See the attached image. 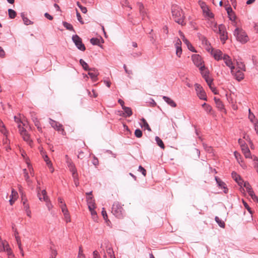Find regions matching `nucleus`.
I'll return each instance as SVG.
<instances>
[{
  "mask_svg": "<svg viewBox=\"0 0 258 258\" xmlns=\"http://www.w3.org/2000/svg\"><path fill=\"white\" fill-rule=\"evenodd\" d=\"M172 16L175 21L181 25H185L182 9L177 5H173L171 8Z\"/></svg>",
  "mask_w": 258,
  "mask_h": 258,
  "instance_id": "f257e3e1",
  "label": "nucleus"
},
{
  "mask_svg": "<svg viewBox=\"0 0 258 258\" xmlns=\"http://www.w3.org/2000/svg\"><path fill=\"white\" fill-rule=\"evenodd\" d=\"M234 35L237 40L241 43H245L248 40V37L246 33L242 29L237 28L234 31Z\"/></svg>",
  "mask_w": 258,
  "mask_h": 258,
  "instance_id": "f03ea898",
  "label": "nucleus"
},
{
  "mask_svg": "<svg viewBox=\"0 0 258 258\" xmlns=\"http://www.w3.org/2000/svg\"><path fill=\"white\" fill-rule=\"evenodd\" d=\"M111 213L116 217L121 218L123 217V209L118 202H115L112 207Z\"/></svg>",
  "mask_w": 258,
  "mask_h": 258,
  "instance_id": "7ed1b4c3",
  "label": "nucleus"
},
{
  "mask_svg": "<svg viewBox=\"0 0 258 258\" xmlns=\"http://www.w3.org/2000/svg\"><path fill=\"white\" fill-rule=\"evenodd\" d=\"M244 71L245 66L242 64V67H238L237 68H235V69H233V73H231V74L238 81H240L244 78L243 72Z\"/></svg>",
  "mask_w": 258,
  "mask_h": 258,
  "instance_id": "20e7f679",
  "label": "nucleus"
},
{
  "mask_svg": "<svg viewBox=\"0 0 258 258\" xmlns=\"http://www.w3.org/2000/svg\"><path fill=\"white\" fill-rule=\"evenodd\" d=\"M72 41L78 49L81 51H85L86 50L85 46L83 43L82 39L78 35H73Z\"/></svg>",
  "mask_w": 258,
  "mask_h": 258,
  "instance_id": "39448f33",
  "label": "nucleus"
},
{
  "mask_svg": "<svg viewBox=\"0 0 258 258\" xmlns=\"http://www.w3.org/2000/svg\"><path fill=\"white\" fill-rule=\"evenodd\" d=\"M200 5L205 18L208 19L214 18V14L210 11L206 3L200 2Z\"/></svg>",
  "mask_w": 258,
  "mask_h": 258,
  "instance_id": "423d86ee",
  "label": "nucleus"
},
{
  "mask_svg": "<svg viewBox=\"0 0 258 258\" xmlns=\"http://www.w3.org/2000/svg\"><path fill=\"white\" fill-rule=\"evenodd\" d=\"M220 34V38L223 43L227 39V33L224 25L220 24L218 26V32Z\"/></svg>",
  "mask_w": 258,
  "mask_h": 258,
  "instance_id": "0eeeda50",
  "label": "nucleus"
},
{
  "mask_svg": "<svg viewBox=\"0 0 258 258\" xmlns=\"http://www.w3.org/2000/svg\"><path fill=\"white\" fill-rule=\"evenodd\" d=\"M195 89L198 96L200 99L207 100V96L205 92L203 90L202 87L198 84H195Z\"/></svg>",
  "mask_w": 258,
  "mask_h": 258,
  "instance_id": "6e6552de",
  "label": "nucleus"
},
{
  "mask_svg": "<svg viewBox=\"0 0 258 258\" xmlns=\"http://www.w3.org/2000/svg\"><path fill=\"white\" fill-rule=\"evenodd\" d=\"M0 132L4 135L5 138L3 139V144L4 145L10 144V141L8 139V131L3 121L0 119Z\"/></svg>",
  "mask_w": 258,
  "mask_h": 258,
  "instance_id": "1a4fd4ad",
  "label": "nucleus"
},
{
  "mask_svg": "<svg viewBox=\"0 0 258 258\" xmlns=\"http://www.w3.org/2000/svg\"><path fill=\"white\" fill-rule=\"evenodd\" d=\"M49 123L51 127L57 131H61V134L64 135L66 134L65 131L62 127V125L58 122L49 118Z\"/></svg>",
  "mask_w": 258,
  "mask_h": 258,
  "instance_id": "9d476101",
  "label": "nucleus"
},
{
  "mask_svg": "<svg viewBox=\"0 0 258 258\" xmlns=\"http://www.w3.org/2000/svg\"><path fill=\"white\" fill-rule=\"evenodd\" d=\"M18 128L19 132L23 140L27 143H30L31 142V140L26 130L23 126H21L20 124L18 125Z\"/></svg>",
  "mask_w": 258,
  "mask_h": 258,
  "instance_id": "9b49d317",
  "label": "nucleus"
},
{
  "mask_svg": "<svg viewBox=\"0 0 258 258\" xmlns=\"http://www.w3.org/2000/svg\"><path fill=\"white\" fill-rule=\"evenodd\" d=\"M224 61L225 64L230 68L231 70V73H233V69H235V66H234L231 57L227 54H224L222 58Z\"/></svg>",
  "mask_w": 258,
  "mask_h": 258,
  "instance_id": "f8f14e48",
  "label": "nucleus"
},
{
  "mask_svg": "<svg viewBox=\"0 0 258 258\" xmlns=\"http://www.w3.org/2000/svg\"><path fill=\"white\" fill-rule=\"evenodd\" d=\"M191 58L195 65L199 68H200L201 66L205 65L202 57L199 54H195L192 55Z\"/></svg>",
  "mask_w": 258,
  "mask_h": 258,
  "instance_id": "ddd939ff",
  "label": "nucleus"
},
{
  "mask_svg": "<svg viewBox=\"0 0 258 258\" xmlns=\"http://www.w3.org/2000/svg\"><path fill=\"white\" fill-rule=\"evenodd\" d=\"M38 186L37 187V195L38 198L40 201L43 200L45 202H47V200H48V197L46 195V191L45 189L42 190L41 191V193L40 192V187L39 186L40 185V182L37 181Z\"/></svg>",
  "mask_w": 258,
  "mask_h": 258,
  "instance_id": "4468645a",
  "label": "nucleus"
},
{
  "mask_svg": "<svg viewBox=\"0 0 258 258\" xmlns=\"http://www.w3.org/2000/svg\"><path fill=\"white\" fill-rule=\"evenodd\" d=\"M137 5L139 7L140 14L142 17V19L145 20L146 17L148 18L147 12H146V10L145 9L143 3L141 2H138L137 3Z\"/></svg>",
  "mask_w": 258,
  "mask_h": 258,
  "instance_id": "2eb2a0df",
  "label": "nucleus"
},
{
  "mask_svg": "<svg viewBox=\"0 0 258 258\" xmlns=\"http://www.w3.org/2000/svg\"><path fill=\"white\" fill-rule=\"evenodd\" d=\"M210 52L214 58L217 60H219L223 58L224 54L219 49H216L215 50L212 49L210 51Z\"/></svg>",
  "mask_w": 258,
  "mask_h": 258,
  "instance_id": "dca6fc26",
  "label": "nucleus"
},
{
  "mask_svg": "<svg viewBox=\"0 0 258 258\" xmlns=\"http://www.w3.org/2000/svg\"><path fill=\"white\" fill-rule=\"evenodd\" d=\"M67 165L69 168L70 171L72 173V176L76 178L77 177V175H78V173L75 164L72 162V161H68Z\"/></svg>",
  "mask_w": 258,
  "mask_h": 258,
  "instance_id": "f3484780",
  "label": "nucleus"
},
{
  "mask_svg": "<svg viewBox=\"0 0 258 258\" xmlns=\"http://www.w3.org/2000/svg\"><path fill=\"white\" fill-rule=\"evenodd\" d=\"M215 180L216 181V183H217L218 184V186L221 188H223L224 189V192L226 194L228 192V188L226 187V184L225 183V182H224L223 181H222L220 179H219L218 177L217 176H215Z\"/></svg>",
  "mask_w": 258,
  "mask_h": 258,
  "instance_id": "a211bd4d",
  "label": "nucleus"
},
{
  "mask_svg": "<svg viewBox=\"0 0 258 258\" xmlns=\"http://www.w3.org/2000/svg\"><path fill=\"white\" fill-rule=\"evenodd\" d=\"M231 176L233 179L239 185H242L243 180L236 172L234 171L232 172L231 173Z\"/></svg>",
  "mask_w": 258,
  "mask_h": 258,
  "instance_id": "6ab92c4d",
  "label": "nucleus"
},
{
  "mask_svg": "<svg viewBox=\"0 0 258 258\" xmlns=\"http://www.w3.org/2000/svg\"><path fill=\"white\" fill-rule=\"evenodd\" d=\"M89 71V72H88V74L90 77L91 79L93 81H96L97 80V77L99 75L98 71L92 69V70Z\"/></svg>",
  "mask_w": 258,
  "mask_h": 258,
  "instance_id": "aec40b11",
  "label": "nucleus"
},
{
  "mask_svg": "<svg viewBox=\"0 0 258 258\" xmlns=\"http://www.w3.org/2000/svg\"><path fill=\"white\" fill-rule=\"evenodd\" d=\"M201 41L202 44L205 45V49L208 52H210V51L212 49L211 44L207 39V38L204 36L201 37Z\"/></svg>",
  "mask_w": 258,
  "mask_h": 258,
  "instance_id": "412c9836",
  "label": "nucleus"
},
{
  "mask_svg": "<svg viewBox=\"0 0 258 258\" xmlns=\"http://www.w3.org/2000/svg\"><path fill=\"white\" fill-rule=\"evenodd\" d=\"M163 99L169 105L172 107H175L176 106V103L170 98L164 96L162 97Z\"/></svg>",
  "mask_w": 258,
  "mask_h": 258,
  "instance_id": "4be33fe9",
  "label": "nucleus"
},
{
  "mask_svg": "<svg viewBox=\"0 0 258 258\" xmlns=\"http://www.w3.org/2000/svg\"><path fill=\"white\" fill-rule=\"evenodd\" d=\"M199 70L200 71L202 77L204 78L209 76V71L207 68H206L205 65L201 66V67H200L199 68Z\"/></svg>",
  "mask_w": 258,
  "mask_h": 258,
  "instance_id": "5701e85b",
  "label": "nucleus"
},
{
  "mask_svg": "<svg viewBox=\"0 0 258 258\" xmlns=\"http://www.w3.org/2000/svg\"><path fill=\"white\" fill-rule=\"evenodd\" d=\"M105 244L106 245V252L110 258H115V255L113 251L112 248L111 247L108 246L109 242L106 241Z\"/></svg>",
  "mask_w": 258,
  "mask_h": 258,
  "instance_id": "b1692460",
  "label": "nucleus"
},
{
  "mask_svg": "<svg viewBox=\"0 0 258 258\" xmlns=\"http://www.w3.org/2000/svg\"><path fill=\"white\" fill-rule=\"evenodd\" d=\"M87 205L88 206L89 209H91V208H96L95 200L92 197H87Z\"/></svg>",
  "mask_w": 258,
  "mask_h": 258,
  "instance_id": "393cba45",
  "label": "nucleus"
},
{
  "mask_svg": "<svg viewBox=\"0 0 258 258\" xmlns=\"http://www.w3.org/2000/svg\"><path fill=\"white\" fill-rule=\"evenodd\" d=\"M122 109L124 110V113H122L123 116L126 117H130L132 115L133 112H132L131 108L128 107L123 106V108H122Z\"/></svg>",
  "mask_w": 258,
  "mask_h": 258,
  "instance_id": "a878e982",
  "label": "nucleus"
},
{
  "mask_svg": "<svg viewBox=\"0 0 258 258\" xmlns=\"http://www.w3.org/2000/svg\"><path fill=\"white\" fill-rule=\"evenodd\" d=\"M23 206L27 216H28L30 218L31 217V212L29 209V204H27L26 201H24Z\"/></svg>",
  "mask_w": 258,
  "mask_h": 258,
  "instance_id": "bb28decb",
  "label": "nucleus"
},
{
  "mask_svg": "<svg viewBox=\"0 0 258 258\" xmlns=\"http://www.w3.org/2000/svg\"><path fill=\"white\" fill-rule=\"evenodd\" d=\"M234 156H235V158L236 159L237 162L240 164L241 166H242L244 168H245L246 166H244L241 164L242 163V158H241L240 154L236 151H235L234 152Z\"/></svg>",
  "mask_w": 258,
  "mask_h": 258,
  "instance_id": "cd10ccee",
  "label": "nucleus"
},
{
  "mask_svg": "<svg viewBox=\"0 0 258 258\" xmlns=\"http://www.w3.org/2000/svg\"><path fill=\"white\" fill-rule=\"evenodd\" d=\"M21 16L23 19L24 23L26 25H31V24H33V22L31 21H30L28 18H27L25 16L24 13H21Z\"/></svg>",
  "mask_w": 258,
  "mask_h": 258,
  "instance_id": "c85d7f7f",
  "label": "nucleus"
},
{
  "mask_svg": "<svg viewBox=\"0 0 258 258\" xmlns=\"http://www.w3.org/2000/svg\"><path fill=\"white\" fill-rule=\"evenodd\" d=\"M62 24H63V26H64V27H65L67 30H69L70 31H72L74 32H75V31L73 28V26L71 24L67 22H63Z\"/></svg>",
  "mask_w": 258,
  "mask_h": 258,
  "instance_id": "c756f323",
  "label": "nucleus"
},
{
  "mask_svg": "<svg viewBox=\"0 0 258 258\" xmlns=\"http://www.w3.org/2000/svg\"><path fill=\"white\" fill-rule=\"evenodd\" d=\"M80 63L85 70H92V69L89 68L88 64L83 59H80Z\"/></svg>",
  "mask_w": 258,
  "mask_h": 258,
  "instance_id": "7c9ffc66",
  "label": "nucleus"
},
{
  "mask_svg": "<svg viewBox=\"0 0 258 258\" xmlns=\"http://www.w3.org/2000/svg\"><path fill=\"white\" fill-rule=\"evenodd\" d=\"M214 100L217 107L220 110L223 109L224 108V105L221 101L219 99H217L216 98H214Z\"/></svg>",
  "mask_w": 258,
  "mask_h": 258,
  "instance_id": "2f4dec72",
  "label": "nucleus"
},
{
  "mask_svg": "<svg viewBox=\"0 0 258 258\" xmlns=\"http://www.w3.org/2000/svg\"><path fill=\"white\" fill-rule=\"evenodd\" d=\"M155 141L156 142L157 144L162 149H164L165 148V146L163 142L161 140V139L158 136L155 137Z\"/></svg>",
  "mask_w": 258,
  "mask_h": 258,
  "instance_id": "473e14b6",
  "label": "nucleus"
},
{
  "mask_svg": "<svg viewBox=\"0 0 258 258\" xmlns=\"http://www.w3.org/2000/svg\"><path fill=\"white\" fill-rule=\"evenodd\" d=\"M142 123H143V125H142V127H144L146 129H147L148 131H151V128L150 127L148 122H147V121L146 120V119L144 118H142L141 119Z\"/></svg>",
  "mask_w": 258,
  "mask_h": 258,
  "instance_id": "72a5a7b5",
  "label": "nucleus"
},
{
  "mask_svg": "<svg viewBox=\"0 0 258 258\" xmlns=\"http://www.w3.org/2000/svg\"><path fill=\"white\" fill-rule=\"evenodd\" d=\"M216 222L218 224L219 226L221 228H224L225 224L223 221L221 220L218 217L216 216L215 218Z\"/></svg>",
  "mask_w": 258,
  "mask_h": 258,
  "instance_id": "f704fd0d",
  "label": "nucleus"
},
{
  "mask_svg": "<svg viewBox=\"0 0 258 258\" xmlns=\"http://www.w3.org/2000/svg\"><path fill=\"white\" fill-rule=\"evenodd\" d=\"M248 118L251 122H254L255 121V115L251 112L250 109H248Z\"/></svg>",
  "mask_w": 258,
  "mask_h": 258,
  "instance_id": "c9c22d12",
  "label": "nucleus"
},
{
  "mask_svg": "<svg viewBox=\"0 0 258 258\" xmlns=\"http://www.w3.org/2000/svg\"><path fill=\"white\" fill-rule=\"evenodd\" d=\"M120 4L122 7H126L129 8L131 10L132 9V7L129 4V2L127 0H120Z\"/></svg>",
  "mask_w": 258,
  "mask_h": 258,
  "instance_id": "e433bc0d",
  "label": "nucleus"
},
{
  "mask_svg": "<svg viewBox=\"0 0 258 258\" xmlns=\"http://www.w3.org/2000/svg\"><path fill=\"white\" fill-rule=\"evenodd\" d=\"M8 14L10 19H14L16 16V12L14 10L9 9L8 10Z\"/></svg>",
  "mask_w": 258,
  "mask_h": 258,
  "instance_id": "4c0bfd02",
  "label": "nucleus"
},
{
  "mask_svg": "<svg viewBox=\"0 0 258 258\" xmlns=\"http://www.w3.org/2000/svg\"><path fill=\"white\" fill-rule=\"evenodd\" d=\"M90 42L92 45H99L100 43V40L96 38H92L90 39Z\"/></svg>",
  "mask_w": 258,
  "mask_h": 258,
  "instance_id": "58836bf2",
  "label": "nucleus"
},
{
  "mask_svg": "<svg viewBox=\"0 0 258 258\" xmlns=\"http://www.w3.org/2000/svg\"><path fill=\"white\" fill-rule=\"evenodd\" d=\"M95 208H91V209H89V211L91 213V214L92 215V218L95 220L96 219L97 217V213L95 210Z\"/></svg>",
  "mask_w": 258,
  "mask_h": 258,
  "instance_id": "ea45409f",
  "label": "nucleus"
},
{
  "mask_svg": "<svg viewBox=\"0 0 258 258\" xmlns=\"http://www.w3.org/2000/svg\"><path fill=\"white\" fill-rule=\"evenodd\" d=\"M18 192L15 189H12L11 191V195L10 196V198L14 199L15 200H17L18 198Z\"/></svg>",
  "mask_w": 258,
  "mask_h": 258,
  "instance_id": "a19ab883",
  "label": "nucleus"
},
{
  "mask_svg": "<svg viewBox=\"0 0 258 258\" xmlns=\"http://www.w3.org/2000/svg\"><path fill=\"white\" fill-rule=\"evenodd\" d=\"M247 192L253 200H256L258 202V197L255 195L254 192L252 189L248 191Z\"/></svg>",
  "mask_w": 258,
  "mask_h": 258,
  "instance_id": "79ce46f5",
  "label": "nucleus"
},
{
  "mask_svg": "<svg viewBox=\"0 0 258 258\" xmlns=\"http://www.w3.org/2000/svg\"><path fill=\"white\" fill-rule=\"evenodd\" d=\"M174 45L175 48L181 47V41L178 38H176L174 40Z\"/></svg>",
  "mask_w": 258,
  "mask_h": 258,
  "instance_id": "37998d69",
  "label": "nucleus"
},
{
  "mask_svg": "<svg viewBox=\"0 0 258 258\" xmlns=\"http://www.w3.org/2000/svg\"><path fill=\"white\" fill-rule=\"evenodd\" d=\"M179 33L180 34V36L182 37L183 42L186 44L187 46L190 45V42L188 41L187 39L185 38L183 34L181 31H179Z\"/></svg>",
  "mask_w": 258,
  "mask_h": 258,
  "instance_id": "c03bdc74",
  "label": "nucleus"
},
{
  "mask_svg": "<svg viewBox=\"0 0 258 258\" xmlns=\"http://www.w3.org/2000/svg\"><path fill=\"white\" fill-rule=\"evenodd\" d=\"M7 252L8 258H15V255L13 253L11 247L8 249V250L6 251Z\"/></svg>",
  "mask_w": 258,
  "mask_h": 258,
  "instance_id": "a18cd8bd",
  "label": "nucleus"
},
{
  "mask_svg": "<svg viewBox=\"0 0 258 258\" xmlns=\"http://www.w3.org/2000/svg\"><path fill=\"white\" fill-rule=\"evenodd\" d=\"M204 79L206 81L209 87L212 86L213 80L212 78L208 76L207 77L205 78Z\"/></svg>",
  "mask_w": 258,
  "mask_h": 258,
  "instance_id": "49530a36",
  "label": "nucleus"
},
{
  "mask_svg": "<svg viewBox=\"0 0 258 258\" xmlns=\"http://www.w3.org/2000/svg\"><path fill=\"white\" fill-rule=\"evenodd\" d=\"M43 158H44V160L45 161L46 164L48 166V167L51 168L52 163H51V161L49 160L48 156L46 155L44 156H43Z\"/></svg>",
  "mask_w": 258,
  "mask_h": 258,
  "instance_id": "de8ad7c7",
  "label": "nucleus"
},
{
  "mask_svg": "<svg viewBox=\"0 0 258 258\" xmlns=\"http://www.w3.org/2000/svg\"><path fill=\"white\" fill-rule=\"evenodd\" d=\"M135 135L138 138L142 137L143 135L142 131L140 129H136L135 131Z\"/></svg>",
  "mask_w": 258,
  "mask_h": 258,
  "instance_id": "09e8293b",
  "label": "nucleus"
},
{
  "mask_svg": "<svg viewBox=\"0 0 258 258\" xmlns=\"http://www.w3.org/2000/svg\"><path fill=\"white\" fill-rule=\"evenodd\" d=\"M244 187L246 188V191L248 192V191L252 189L251 188V187L250 186V185L249 184V183L248 182H244L243 181V184Z\"/></svg>",
  "mask_w": 258,
  "mask_h": 258,
  "instance_id": "8fccbe9b",
  "label": "nucleus"
},
{
  "mask_svg": "<svg viewBox=\"0 0 258 258\" xmlns=\"http://www.w3.org/2000/svg\"><path fill=\"white\" fill-rule=\"evenodd\" d=\"M205 111L208 113V114H212L213 112V109L212 107L208 105L205 108H204Z\"/></svg>",
  "mask_w": 258,
  "mask_h": 258,
  "instance_id": "3c124183",
  "label": "nucleus"
},
{
  "mask_svg": "<svg viewBox=\"0 0 258 258\" xmlns=\"http://www.w3.org/2000/svg\"><path fill=\"white\" fill-rule=\"evenodd\" d=\"M60 207L61 208V211L63 213V214L69 212L66 204H63L62 205H60Z\"/></svg>",
  "mask_w": 258,
  "mask_h": 258,
  "instance_id": "603ef678",
  "label": "nucleus"
},
{
  "mask_svg": "<svg viewBox=\"0 0 258 258\" xmlns=\"http://www.w3.org/2000/svg\"><path fill=\"white\" fill-rule=\"evenodd\" d=\"M64 218L67 223L71 222V217L69 212L63 214Z\"/></svg>",
  "mask_w": 258,
  "mask_h": 258,
  "instance_id": "864d4df0",
  "label": "nucleus"
},
{
  "mask_svg": "<svg viewBox=\"0 0 258 258\" xmlns=\"http://www.w3.org/2000/svg\"><path fill=\"white\" fill-rule=\"evenodd\" d=\"M23 171H24V177H25L26 180L27 181V182L28 183H30V180L29 179V176L28 172H27V170L26 169H24L23 170Z\"/></svg>",
  "mask_w": 258,
  "mask_h": 258,
  "instance_id": "5fc2aeb1",
  "label": "nucleus"
},
{
  "mask_svg": "<svg viewBox=\"0 0 258 258\" xmlns=\"http://www.w3.org/2000/svg\"><path fill=\"white\" fill-rule=\"evenodd\" d=\"M253 167L254 168L258 167V158L255 156H253Z\"/></svg>",
  "mask_w": 258,
  "mask_h": 258,
  "instance_id": "6e6d98bb",
  "label": "nucleus"
},
{
  "mask_svg": "<svg viewBox=\"0 0 258 258\" xmlns=\"http://www.w3.org/2000/svg\"><path fill=\"white\" fill-rule=\"evenodd\" d=\"M57 253L55 249H53L51 248V252L50 254V256L51 258H55Z\"/></svg>",
  "mask_w": 258,
  "mask_h": 258,
  "instance_id": "4d7b16f0",
  "label": "nucleus"
},
{
  "mask_svg": "<svg viewBox=\"0 0 258 258\" xmlns=\"http://www.w3.org/2000/svg\"><path fill=\"white\" fill-rule=\"evenodd\" d=\"M241 148V150H242L243 154L250 151L247 145H242V147Z\"/></svg>",
  "mask_w": 258,
  "mask_h": 258,
  "instance_id": "13d9d810",
  "label": "nucleus"
},
{
  "mask_svg": "<svg viewBox=\"0 0 258 258\" xmlns=\"http://www.w3.org/2000/svg\"><path fill=\"white\" fill-rule=\"evenodd\" d=\"M176 48V54L177 56L178 57H180L181 56V55L182 54V48L181 47H177Z\"/></svg>",
  "mask_w": 258,
  "mask_h": 258,
  "instance_id": "bf43d9fd",
  "label": "nucleus"
},
{
  "mask_svg": "<svg viewBox=\"0 0 258 258\" xmlns=\"http://www.w3.org/2000/svg\"><path fill=\"white\" fill-rule=\"evenodd\" d=\"M15 239H16L17 245L18 246V247H20L21 248V245H22V244H21V241L20 237L18 235H16L15 234Z\"/></svg>",
  "mask_w": 258,
  "mask_h": 258,
  "instance_id": "052dcab7",
  "label": "nucleus"
},
{
  "mask_svg": "<svg viewBox=\"0 0 258 258\" xmlns=\"http://www.w3.org/2000/svg\"><path fill=\"white\" fill-rule=\"evenodd\" d=\"M254 125V129L257 135H258V120L255 119L254 122H252Z\"/></svg>",
  "mask_w": 258,
  "mask_h": 258,
  "instance_id": "680f3d73",
  "label": "nucleus"
},
{
  "mask_svg": "<svg viewBox=\"0 0 258 258\" xmlns=\"http://www.w3.org/2000/svg\"><path fill=\"white\" fill-rule=\"evenodd\" d=\"M76 15H77V20L79 21V22L80 23H81L82 24H84V22L82 20V18L81 17L80 14L77 11Z\"/></svg>",
  "mask_w": 258,
  "mask_h": 258,
  "instance_id": "e2e57ef3",
  "label": "nucleus"
},
{
  "mask_svg": "<svg viewBox=\"0 0 258 258\" xmlns=\"http://www.w3.org/2000/svg\"><path fill=\"white\" fill-rule=\"evenodd\" d=\"M139 171H140L144 176H146V170L141 165H140L139 167Z\"/></svg>",
  "mask_w": 258,
  "mask_h": 258,
  "instance_id": "0e129e2a",
  "label": "nucleus"
},
{
  "mask_svg": "<svg viewBox=\"0 0 258 258\" xmlns=\"http://www.w3.org/2000/svg\"><path fill=\"white\" fill-rule=\"evenodd\" d=\"M32 119L35 126H38V125H40V123L36 117L32 116Z\"/></svg>",
  "mask_w": 258,
  "mask_h": 258,
  "instance_id": "69168bd1",
  "label": "nucleus"
},
{
  "mask_svg": "<svg viewBox=\"0 0 258 258\" xmlns=\"http://www.w3.org/2000/svg\"><path fill=\"white\" fill-rule=\"evenodd\" d=\"M242 202H243V205L244 206V207L247 210V211L250 213L251 214V209L249 207L248 205L247 204V203L245 202L244 200L242 201Z\"/></svg>",
  "mask_w": 258,
  "mask_h": 258,
  "instance_id": "338daca9",
  "label": "nucleus"
},
{
  "mask_svg": "<svg viewBox=\"0 0 258 258\" xmlns=\"http://www.w3.org/2000/svg\"><path fill=\"white\" fill-rule=\"evenodd\" d=\"M102 215L104 220H106L107 219V215L105 209L104 208H102Z\"/></svg>",
  "mask_w": 258,
  "mask_h": 258,
  "instance_id": "774afa93",
  "label": "nucleus"
}]
</instances>
